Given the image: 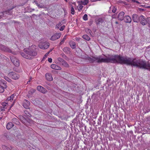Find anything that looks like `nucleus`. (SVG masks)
I'll list each match as a JSON object with an SVG mask.
<instances>
[{"label":"nucleus","mask_w":150,"mask_h":150,"mask_svg":"<svg viewBox=\"0 0 150 150\" xmlns=\"http://www.w3.org/2000/svg\"><path fill=\"white\" fill-rule=\"evenodd\" d=\"M88 60L90 62L96 61L98 63H119L121 64H126L133 66L134 58L127 57L116 55L103 54L98 56L89 57Z\"/></svg>","instance_id":"1"},{"label":"nucleus","mask_w":150,"mask_h":150,"mask_svg":"<svg viewBox=\"0 0 150 150\" xmlns=\"http://www.w3.org/2000/svg\"><path fill=\"white\" fill-rule=\"evenodd\" d=\"M35 47V45H33L28 49H24V52L21 53V55L26 59H32L37 54L36 50Z\"/></svg>","instance_id":"2"},{"label":"nucleus","mask_w":150,"mask_h":150,"mask_svg":"<svg viewBox=\"0 0 150 150\" xmlns=\"http://www.w3.org/2000/svg\"><path fill=\"white\" fill-rule=\"evenodd\" d=\"M134 67L150 71V63L138 58H134Z\"/></svg>","instance_id":"3"},{"label":"nucleus","mask_w":150,"mask_h":150,"mask_svg":"<svg viewBox=\"0 0 150 150\" xmlns=\"http://www.w3.org/2000/svg\"><path fill=\"white\" fill-rule=\"evenodd\" d=\"M6 82L4 80L0 81V93H2L4 92V89L7 88Z\"/></svg>","instance_id":"4"},{"label":"nucleus","mask_w":150,"mask_h":150,"mask_svg":"<svg viewBox=\"0 0 150 150\" xmlns=\"http://www.w3.org/2000/svg\"><path fill=\"white\" fill-rule=\"evenodd\" d=\"M8 76L13 79L16 80L18 79L19 76L16 73L13 72H11L8 74Z\"/></svg>","instance_id":"5"},{"label":"nucleus","mask_w":150,"mask_h":150,"mask_svg":"<svg viewBox=\"0 0 150 150\" xmlns=\"http://www.w3.org/2000/svg\"><path fill=\"white\" fill-rule=\"evenodd\" d=\"M0 50L5 52L11 53L14 54H15L13 52H12L9 48L3 45H0Z\"/></svg>","instance_id":"6"},{"label":"nucleus","mask_w":150,"mask_h":150,"mask_svg":"<svg viewBox=\"0 0 150 150\" xmlns=\"http://www.w3.org/2000/svg\"><path fill=\"white\" fill-rule=\"evenodd\" d=\"M11 59L13 64L16 67H18L20 65L19 61L15 57H11Z\"/></svg>","instance_id":"7"},{"label":"nucleus","mask_w":150,"mask_h":150,"mask_svg":"<svg viewBox=\"0 0 150 150\" xmlns=\"http://www.w3.org/2000/svg\"><path fill=\"white\" fill-rule=\"evenodd\" d=\"M50 46V44L48 42H45L42 44L39 45V47L42 49H45L48 48Z\"/></svg>","instance_id":"8"},{"label":"nucleus","mask_w":150,"mask_h":150,"mask_svg":"<svg viewBox=\"0 0 150 150\" xmlns=\"http://www.w3.org/2000/svg\"><path fill=\"white\" fill-rule=\"evenodd\" d=\"M37 89L38 91L43 94L46 93L47 92L46 89L41 86H38Z\"/></svg>","instance_id":"9"},{"label":"nucleus","mask_w":150,"mask_h":150,"mask_svg":"<svg viewBox=\"0 0 150 150\" xmlns=\"http://www.w3.org/2000/svg\"><path fill=\"white\" fill-rule=\"evenodd\" d=\"M140 20L139 22H140L143 25H145L147 23V21L146 19V18L143 16H140L139 18Z\"/></svg>","instance_id":"10"},{"label":"nucleus","mask_w":150,"mask_h":150,"mask_svg":"<svg viewBox=\"0 0 150 150\" xmlns=\"http://www.w3.org/2000/svg\"><path fill=\"white\" fill-rule=\"evenodd\" d=\"M140 16H138L136 14H134L132 16V19L134 22L138 23L139 22Z\"/></svg>","instance_id":"11"},{"label":"nucleus","mask_w":150,"mask_h":150,"mask_svg":"<svg viewBox=\"0 0 150 150\" xmlns=\"http://www.w3.org/2000/svg\"><path fill=\"white\" fill-rule=\"evenodd\" d=\"M61 36V34L59 33H57L53 35L50 38L52 40H55L59 38Z\"/></svg>","instance_id":"12"},{"label":"nucleus","mask_w":150,"mask_h":150,"mask_svg":"<svg viewBox=\"0 0 150 150\" xmlns=\"http://www.w3.org/2000/svg\"><path fill=\"white\" fill-rule=\"evenodd\" d=\"M15 7V6H12V7L11 8H10V9H8V10H7V11H4V12L1 13L2 14H1L0 15V16H3L4 15L6 16V15H5V14H8V15L11 14V10H12V9H13Z\"/></svg>","instance_id":"13"},{"label":"nucleus","mask_w":150,"mask_h":150,"mask_svg":"<svg viewBox=\"0 0 150 150\" xmlns=\"http://www.w3.org/2000/svg\"><path fill=\"white\" fill-rule=\"evenodd\" d=\"M23 105L25 108L27 109H29V107L30 105V102L26 100H24Z\"/></svg>","instance_id":"14"},{"label":"nucleus","mask_w":150,"mask_h":150,"mask_svg":"<svg viewBox=\"0 0 150 150\" xmlns=\"http://www.w3.org/2000/svg\"><path fill=\"white\" fill-rule=\"evenodd\" d=\"M125 13L124 12L122 11L120 12L118 14L117 18L119 20L122 21L123 20L125 15Z\"/></svg>","instance_id":"15"},{"label":"nucleus","mask_w":150,"mask_h":150,"mask_svg":"<svg viewBox=\"0 0 150 150\" xmlns=\"http://www.w3.org/2000/svg\"><path fill=\"white\" fill-rule=\"evenodd\" d=\"M8 139V137L7 135H2L0 136V140L3 142H5Z\"/></svg>","instance_id":"16"},{"label":"nucleus","mask_w":150,"mask_h":150,"mask_svg":"<svg viewBox=\"0 0 150 150\" xmlns=\"http://www.w3.org/2000/svg\"><path fill=\"white\" fill-rule=\"evenodd\" d=\"M123 20L125 22L127 23H130L132 21L131 17L129 16H124Z\"/></svg>","instance_id":"17"},{"label":"nucleus","mask_w":150,"mask_h":150,"mask_svg":"<svg viewBox=\"0 0 150 150\" xmlns=\"http://www.w3.org/2000/svg\"><path fill=\"white\" fill-rule=\"evenodd\" d=\"M32 122V120L29 119H25L23 124L26 126H30Z\"/></svg>","instance_id":"18"},{"label":"nucleus","mask_w":150,"mask_h":150,"mask_svg":"<svg viewBox=\"0 0 150 150\" xmlns=\"http://www.w3.org/2000/svg\"><path fill=\"white\" fill-rule=\"evenodd\" d=\"M46 78L47 81H52L53 80V78L52 74L50 73H47L45 74Z\"/></svg>","instance_id":"19"},{"label":"nucleus","mask_w":150,"mask_h":150,"mask_svg":"<svg viewBox=\"0 0 150 150\" xmlns=\"http://www.w3.org/2000/svg\"><path fill=\"white\" fill-rule=\"evenodd\" d=\"M63 52L66 54H70L71 52V49L68 47H65L63 49Z\"/></svg>","instance_id":"20"},{"label":"nucleus","mask_w":150,"mask_h":150,"mask_svg":"<svg viewBox=\"0 0 150 150\" xmlns=\"http://www.w3.org/2000/svg\"><path fill=\"white\" fill-rule=\"evenodd\" d=\"M52 68L57 70H61L62 69L61 67L55 64H52L51 65Z\"/></svg>","instance_id":"21"},{"label":"nucleus","mask_w":150,"mask_h":150,"mask_svg":"<svg viewBox=\"0 0 150 150\" xmlns=\"http://www.w3.org/2000/svg\"><path fill=\"white\" fill-rule=\"evenodd\" d=\"M12 121L13 123L18 125H20L21 124L18 119L16 118H12Z\"/></svg>","instance_id":"22"},{"label":"nucleus","mask_w":150,"mask_h":150,"mask_svg":"<svg viewBox=\"0 0 150 150\" xmlns=\"http://www.w3.org/2000/svg\"><path fill=\"white\" fill-rule=\"evenodd\" d=\"M69 44L72 49H74L76 48V44L74 41H70L69 42Z\"/></svg>","instance_id":"23"},{"label":"nucleus","mask_w":150,"mask_h":150,"mask_svg":"<svg viewBox=\"0 0 150 150\" xmlns=\"http://www.w3.org/2000/svg\"><path fill=\"white\" fill-rule=\"evenodd\" d=\"M117 10V9L116 7L115 6H111L110 8L109 12L110 13H111V11H112V13H115L116 12Z\"/></svg>","instance_id":"24"},{"label":"nucleus","mask_w":150,"mask_h":150,"mask_svg":"<svg viewBox=\"0 0 150 150\" xmlns=\"http://www.w3.org/2000/svg\"><path fill=\"white\" fill-rule=\"evenodd\" d=\"M14 126L12 122H8L6 125V128L8 129H9L12 128Z\"/></svg>","instance_id":"25"},{"label":"nucleus","mask_w":150,"mask_h":150,"mask_svg":"<svg viewBox=\"0 0 150 150\" xmlns=\"http://www.w3.org/2000/svg\"><path fill=\"white\" fill-rule=\"evenodd\" d=\"M78 1L79 2V3H80L82 5L85 6L89 2V1L88 0H81Z\"/></svg>","instance_id":"26"},{"label":"nucleus","mask_w":150,"mask_h":150,"mask_svg":"<svg viewBox=\"0 0 150 150\" xmlns=\"http://www.w3.org/2000/svg\"><path fill=\"white\" fill-rule=\"evenodd\" d=\"M104 21V19L103 18H99L97 21L96 23L97 24H100L103 23Z\"/></svg>","instance_id":"27"},{"label":"nucleus","mask_w":150,"mask_h":150,"mask_svg":"<svg viewBox=\"0 0 150 150\" xmlns=\"http://www.w3.org/2000/svg\"><path fill=\"white\" fill-rule=\"evenodd\" d=\"M77 3L78 4V5L77 6L78 10L79 11H80L82 10L83 6H82V5L80 3H79V2L78 1H77Z\"/></svg>","instance_id":"28"},{"label":"nucleus","mask_w":150,"mask_h":150,"mask_svg":"<svg viewBox=\"0 0 150 150\" xmlns=\"http://www.w3.org/2000/svg\"><path fill=\"white\" fill-rule=\"evenodd\" d=\"M17 117L23 123H24V121L25 120V119L23 116L22 115H19L18 117Z\"/></svg>","instance_id":"29"},{"label":"nucleus","mask_w":150,"mask_h":150,"mask_svg":"<svg viewBox=\"0 0 150 150\" xmlns=\"http://www.w3.org/2000/svg\"><path fill=\"white\" fill-rule=\"evenodd\" d=\"M64 67H69V64L65 60H64L61 64Z\"/></svg>","instance_id":"30"},{"label":"nucleus","mask_w":150,"mask_h":150,"mask_svg":"<svg viewBox=\"0 0 150 150\" xmlns=\"http://www.w3.org/2000/svg\"><path fill=\"white\" fill-rule=\"evenodd\" d=\"M35 90L33 89H30L28 92V93L29 95V96H30L31 95L34 93L35 92Z\"/></svg>","instance_id":"31"},{"label":"nucleus","mask_w":150,"mask_h":150,"mask_svg":"<svg viewBox=\"0 0 150 150\" xmlns=\"http://www.w3.org/2000/svg\"><path fill=\"white\" fill-rule=\"evenodd\" d=\"M82 37L83 39L87 40H89L90 39V37L86 35H83Z\"/></svg>","instance_id":"32"},{"label":"nucleus","mask_w":150,"mask_h":150,"mask_svg":"<svg viewBox=\"0 0 150 150\" xmlns=\"http://www.w3.org/2000/svg\"><path fill=\"white\" fill-rule=\"evenodd\" d=\"M67 35H65L64 36L62 39L61 40V42L59 43V45H61L64 42V41L66 40V39Z\"/></svg>","instance_id":"33"},{"label":"nucleus","mask_w":150,"mask_h":150,"mask_svg":"<svg viewBox=\"0 0 150 150\" xmlns=\"http://www.w3.org/2000/svg\"><path fill=\"white\" fill-rule=\"evenodd\" d=\"M62 25V22H59L58 24H57L55 27V28L56 29H58L59 27L61 26Z\"/></svg>","instance_id":"34"},{"label":"nucleus","mask_w":150,"mask_h":150,"mask_svg":"<svg viewBox=\"0 0 150 150\" xmlns=\"http://www.w3.org/2000/svg\"><path fill=\"white\" fill-rule=\"evenodd\" d=\"M14 97V95L13 94L11 95L10 97H8L7 98V100L8 101H11L13 100Z\"/></svg>","instance_id":"35"},{"label":"nucleus","mask_w":150,"mask_h":150,"mask_svg":"<svg viewBox=\"0 0 150 150\" xmlns=\"http://www.w3.org/2000/svg\"><path fill=\"white\" fill-rule=\"evenodd\" d=\"M2 147L4 150H11L9 148L4 145H2Z\"/></svg>","instance_id":"36"},{"label":"nucleus","mask_w":150,"mask_h":150,"mask_svg":"<svg viewBox=\"0 0 150 150\" xmlns=\"http://www.w3.org/2000/svg\"><path fill=\"white\" fill-rule=\"evenodd\" d=\"M4 78L8 82H10L11 81V80L7 76H4Z\"/></svg>","instance_id":"37"},{"label":"nucleus","mask_w":150,"mask_h":150,"mask_svg":"<svg viewBox=\"0 0 150 150\" xmlns=\"http://www.w3.org/2000/svg\"><path fill=\"white\" fill-rule=\"evenodd\" d=\"M87 15L86 14H85L83 17V19L84 21H86L88 20Z\"/></svg>","instance_id":"38"},{"label":"nucleus","mask_w":150,"mask_h":150,"mask_svg":"<svg viewBox=\"0 0 150 150\" xmlns=\"http://www.w3.org/2000/svg\"><path fill=\"white\" fill-rule=\"evenodd\" d=\"M71 13L72 14H73L74 15V13H75V12H74V9L73 7V6H72L71 8Z\"/></svg>","instance_id":"39"},{"label":"nucleus","mask_w":150,"mask_h":150,"mask_svg":"<svg viewBox=\"0 0 150 150\" xmlns=\"http://www.w3.org/2000/svg\"><path fill=\"white\" fill-rule=\"evenodd\" d=\"M58 60L60 62V64L64 60L61 58L59 57L58 58Z\"/></svg>","instance_id":"40"},{"label":"nucleus","mask_w":150,"mask_h":150,"mask_svg":"<svg viewBox=\"0 0 150 150\" xmlns=\"http://www.w3.org/2000/svg\"><path fill=\"white\" fill-rule=\"evenodd\" d=\"M148 23V26L150 28V17L149 18H148V21H147Z\"/></svg>","instance_id":"41"},{"label":"nucleus","mask_w":150,"mask_h":150,"mask_svg":"<svg viewBox=\"0 0 150 150\" xmlns=\"http://www.w3.org/2000/svg\"><path fill=\"white\" fill-rule=\"evenodd\" d=\"M65 27V26L64 25H63L62 26L59 28V30L60 31H63Z\"/></svg>","instance_id":"42"},{"label":"nucleus","mask_w":150,"mask_h":150,"mask_svg":"<svg viewBox=\"0 0 150 150\" xmlns=\"http://www.w3.org/2000/svg\"><path fill=\"white\" fill-rule=\"evenodd\" d=\"M39 8H46V7L45 6H44V5H40L39 6Z\"/></svg>","instance_id":"43"},{"label":"nucleus","mask_w":150,"mask_h":150,"mask_svg":"<svg viewBox=\"0 0 150 150\" xmlns=\"http://www.w3.org/2000/svg\"><path fill=\"white\" fill-rule=\"evenodd\" d=\"M51 50H50L47 53H46L45 55H44V58L45 57H47L48 54L50 53L51 52Z\"/></svg>","instance_id":"44"},{"label":"nucleus","mask_w":150,"mask_h":150,"mask_svg":"<svg viewBox=\"0 0 150 150\" xmlns=\"http://www.w3.org/2000/svg\"><path fill=\"white\" fill-rule=\"evenodd\" d=\"M132 1H133V2H136L137 3L139 4H141V3L139 2L137 0H132Z\"/></svg>","instance_id":"45"},{"label":"nucleus","mask_w":150,"mask_h":150,"mask_svg":"<svg viewBox=\"0 0 150 150\" xmlns=\"http://www.w3.org/2000/svg\"><path fill=\"white\" fill-rule=\"evenodd\" d=\"M48 61L50 63H51L52 62V59L51 58H48Z\"/></svg>","instance_id":"46"},{"label":"nucleus","mask_w":150,"mask_h":150,"mask_svg":"<svg viewBox=\"0 0 150 150\" xmlns=\"http://www.w3.org/2000/svg\"><path fill=\"white\" fill-rule=\"evenodd\" d=\"M36 4L37 5V6L38 7H39V6H40V4H39L38 3H36Z\"/></svg>","instance_id":"47"},{"label":"nucleus","mask_w":150,"mask_h":150,"mask_svg":"<svg viewBox=\"0 0 150 150\" xmlns=\"http://www.w3.org/2000/svg\"><path fill=\"white\" fill-rule=\"evenodd\" d=\"M112 18H116V17L115 15H113L112 16Z\"/></svg>","instance_id":"48"},{"label":"nucleus","mask_w":150,"mask_h":150,"mask_svg":"<svg viewBox=\"0 0 150 150\" xmlns=\"http://www.w3.org/2000/svg\"><path fill=\"white\" fill-rule=\"evenodd\" d=\"M5 108L4 107V108H3V109H2V108L1 109V111H4L5 110V109H4V108Z\"/></svg>","instance_id":"49"},{"label":"nucleus","mask_w":150,"mask_h":150,"mask_svg":"<svg viewBox=\"0 0 150 150\" xmlns=\"http://www.w3.org/2000/svg\"><path fill=\"white\" fill-rule=\"evenodd\" d=\"M31 79H32V78H31V77L30 78V80L28 81V82H27V83H28V82H30V80H31Z\"/></svg>","instance_id":"50"},{"label":"nucleus","mask_w":150,"mask_h":150,"mask_svg":"<svg viewBox=\"0 0 150 150\" xmlns=\"http://www.w3.org/2000/svg\"><path fill=\"white\" fill-rule=\"evenodd\" d=\"M4 106H5V107L6 105L7 104L6 103H4Z\"/></svg>","instance_id":"51"},{"label":"nucleus","mask_w":150,"mask_h":150,"mask_svg":"<svg viewBox=\"0 0 150 150\" xmlns=\"http://www.w3.org/2000/svg\"><path fill=\"white\" fill-rule=\"evenodd\" d=\"M73 4H74V5H76V2H74V3H73Z\"/></svg>","instance_id":"52"},{"label":"nucleus","mask_w":150,"mask_h":150,"mask_svg":"<svg viewBox=\"0 0 150 150\" xmlns=\"http://www.w3.org/2000/svg\"><path fill=\"white\" fill-rule=\"evenodd\" d=\"M115 23H116V24H118V22H117H117H115Z\"/></svg>","instance_id":"53"},{"label":"nucleus","mask_w":150,"mask_h":150,"mask_svg":"<svg viewBox=\"0 0 150 150\" xmlns=\"http://www.w3.org/2000/svg\"><path fill=\"white\" fill-rule=\"evenodd\" d=\"M65 1H66V2H67V0H64Z\"/></svg>","instance_id":"54"}]
</instances>
